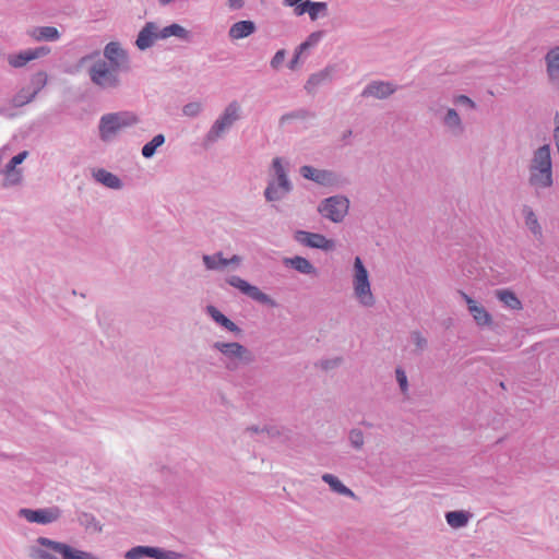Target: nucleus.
Masks as SVG:
<instances>
[{
  "instance_id": "1",
  "label": "nucleus",
  "mask_w": 559,
  "mask_h": 559,
  "mask_svg": "<svg viewBox=\"0 0 559 559\" xmlns=\"http://www.w3.org/2000/svg\"><path fill=\"white\" fill-rule=\"evenodd\" d=\"M104 58L88 68V78L102 91L118 90L122 85L120 73L131 71L129 53L119 41H109L104 47Z\"/></svg>"
},
{
  "instance_id": "2",
  "label": "nucleus",
  "mask_w": 559,
  "mask_h": 559,
  "mask_svg": "<svg viewBox=\"0 0 559 559\" xmlns=\"http://www.w3.org/2000/svg\"><path fill=\"white\" fill-rule=\"evenodd\" d=\"M528 183L535 189H548L554 185L551 148L544 144L533 152L528 164Z\"/></svg>"
},
{
  "instance_id": "3",
  "label": "nucleus",
  "mask_w": 559,
  "mask_h": 559,
  "mask_svg": "<svg viewBox=\"0 0 559 559\" xmlns=\"http://www.w3.org/2000/svg\"><path fill=\"white\" fill-rule=\"evenodd\" d=\"M353 286L354 295L361 306L368 308L374 306L376 298L371 292L369 273L359 257H356L354 261Z\"/></svg>"
},
{
  "instance_id": "4",
  "label": "nucleus",
  "mask_w": 559,
  "mask_h": 559,
  "mask_svg": "<svg viewBox=\"0 0 559 559\" xmlns=\"http://www.w3.org/2000/svg\"><path fill=\"white\" fill-rule=\"evenodd\" d=\"M214 347L228 359L226 368L229 370H236L240 366H246L254 361L252 352L239 343L216 342Z\"/></svg>"
},
{
  "instance_id": "5",
  "label": "nucleus",
  "mask_w": 559,
  "mask_h": 559,
  "mask_svg": "<svg viewBox=\"0 0 559 559\" xmlns=\"http://www.w3.org/2000/svg\"><path fill=\"white\" fill-rule=\"evenodd\" d=\"M349 210V200L345 195H332L322 200L318 212L333 223H341Z\"/></svg>"
},
{
  "instance_id": "6",
  "label": "nucleus",
  "mask_w": 559,
  "mask_h": 559,
  "mask_svg": "<svg viewBox=\"0 0 559 559\" xmlns=\"http://www.w3.org/2000/svg\"><path fill=\"white\" fill-rule=\"evenodd\" d=\"M240 118L241 106L237 100L230 102L212 124V142L223 138Z\"/></svg>"
},
{
  "instance_id": "7",
  "label": "nucleus",
  "mask_w": 559,
  "mask_h": 559,
  "mask_svg": "<svg viewBox=\"0 0 559 559\" xmlns=\"http://www.w3.org/2000/svg\"><path fill=\"white\" fill-rule=\"evenodd\" d=\"M37 543L62 556V559H99L90 551L76 549L66 543L56 542L47 537H38Z\"/></svg>"
},
{
  "instance_id": "8",
  "label": "nucleus",
  "mask_w": 559,
  "mask_h": 559,
  "mask_svg": "<svg viewBox=\"0 0 559 559\" xmlns=\"http://www.w3.org/2000/svg\"><path fill=\"white\" fill-rule=\"evenodd\" d=\"M20 515L24 519H26L31 523H38V524H50L56 521H58L62 514V511L59 507H49V508H43V509H21Z\"/></svg>"
},
{
  "instance_id": "9",
  "label": "nucleus",
  "mask_w": 559,
  "mask_h": 559,
  "mask_svg": "<svg viewBox=\"0 0 559 559\" xmlns=\"http://www.w3.org/2000/svg\"><path fill=\"white\" fill-rule=\"evenodd\" d=\"M294 239L298 243L312 249L330 251L335 247L334 241L332 239H328L324 235L306 230H296Z\"/></svg>"
},
{
  "instance_id": "10",
  "label": "nucleus",
  "mask_w": 559,
  "mask_h": 559,
  "mask_svg": "<svg viewBox=\"0 0 559 559\" xmlns=\"http://www.w3.org/2000/svg\"><path fill=\"white\" fill-rule=\"evenodd\" d=\"M397 91V86L388 81H371L368 83L362 90L360 96L362 98H376V99H386L392 94Z\"/></svg>"
},
{
  "instance_id": "11",
  "label": "nucleus",
  "mask_w": 559,
  "mask_h": 559,
  "mask_svg": "<svg viewBox=\"0 0 559 559\" xmlns=\"http://www.w3.org/2000/svg\"><path fill=\"white\" fill-rule=\"evenodd\" d=\"M300 174L305 179L311 180L321 186H333L337 181V176L334 171L317 169L310 165L301 166Z\"/></svg>"
},
{
  "instance_id": "12",
  "label": "nucleus",
  "mask_w": 559,
  "mask_h": 559,
  "mask_svg": "<svg viewBox=\"0 0 559 559\" xmlns=\"http://www.w3.org/2000/svg\"><path fill=\"white\" fill-rule=\"evenodd\" d=\"M158 33V26L155 22H146L135 39L138 49L144 51L151 48L155 40L160 39Z\"/></svg>"
},
{
  "instance_id": "13",
  "label": "nucleus",
  "mask_w": 559,
  "mask_h": 559,
  "mask_svg": "<svg viewBox=\"0 0 559 559\" xmlns=\"http://www.w3.org/2000/svg\"><path fill=\"white\" fill-rule=\"evenodd\" d=\"M293 188L292 181L280 186V180L270 179L263 195L267 202H278L285 199L293 191Z\"/></svg>"
},
{
  "instance_id": "14",
  "label": "nucleus",
  "mask_w": 559,
  "mask_h": 559,
  "mask_svg": "<svg viewBox=\"0 0 559 559\" xmlns=\"http://www.w3.org/2000/svg\"><path fill=\"white\" fill-rule=\"evenodd\" d=\"M462 298L465 300L468 311L473 319L478 325H489L492 322L491 314L485 309V307L477 305V302L469 297L466 293L459 292Z\"/></svg>"
},
{
  "instance_id": "15",
  "label": "nucleus",
  "mask_w": 559,
  "mask_h": 559,
  "mask_svg": "<svg viewBox=\"0 0 559 559\" xmlns=\"http://www.w3.org/2000/svg\"><path fill=\"white\" fill-rule=\"evenodd\" d=\"M545 61L550 83L559 88V46L551 48L546 53Z\"/></svg>"
},
{
  "instance_id": "16",
  "label": "nucleus",
  "mask_w": 559,
  "mask_h": 559,
  "mask_svg": "<svg viewBox=\"0 0 559 559\" xmlns=\"http://www.w3.org/2000/svg\"><path fill=\"white\" fill-rule=\"evenodd\" d=\"M283 263L285 266L292 267L300 274L312 276L318 275L317 267L308 259L304 257L295 255L292 258H285L283 260Z\"/></svg>"
},
{
  "instance_id": "17",
  "label": "nucleus",
  "mask_w": 559,
  "mask_h": 559,
  "mask_svg": "<svg viewBox=\"0 0 559 559\" xmlns=\"http://www.w3.org/2000/svg\"><path fill=\"white\" fill-rule=\"evenodd\" d=\"M28 156L27 151H22L14 155L9 163L2 169V173L10 179L11 185L20 183L21 181V169H16V166L22 164Z\"/></svg>"
},
{
  "instance_id": "18",
  "label": "nucleus",
  "mask_w": 559,
  "mask_h": 559,
  "mask_svg": "<svg viewBox=\"0 0 559 559\" xmlns=\"http://www.w3.org/2000/svg\"><path fill=\"white\" fill-rule=\"evenodd\" d=\"M257 31V25L253 21L242 20L234 23L228 31V36L233 40L249 37Z\"/></svg>"
},
{
  "instance_id": "19",
  "label": "nucleus",
  "mask_w": 559,
  "mask_h": 559,
  "mask_svg": "<svg viewBox=\"0 0 559 559\" xmlns=\"http://www.w3.org/2000/svg\"><path fill=\"white\" fill-rule=\"evenodd\" d=\"M121 129L116 123L111 114H105L99 119L98 131L102 141H109L116 135Z\"/></svg>"
},
{
  "instance_id": "20",
  "label": "nucleus",
  "mask_w": 559,
  "mask_h": 559,
  "mask_svg": "<svg viewBox=\"0 0 559 559\" xmlns=\"http://www.w3.org/2000/svg\"><path fill=\"white\" fill-rule=\"evenodd\" d=\"M93 178L103 186L114 190H120L123 187L122 180L117 175L104 168L95 169Z\"/></svg>"
},
{
  "instance_id": "21",
  "label": "nucleus",
  "mask_w": 559,
  "mask_h": 559,
  "mask_svg": "<svg viewBox=\"0 0 559 559\" xmlns=\"http://www.w3.org/2000/svg\"><path fill=\"white\" fill-rule=\"evenodd\" d=\"M443 124L452 132L453 135H461L464 132V124L457 111L449 108L443 117Z\"/></svg>"
},
{
  "instance_id": "22",
  "label": "nucleus",
  "mask_w": 559,
  "mask_h": 559,
  "mask_svg": "<svg viewBox=\"0 0 559 559\" xmlns=\"http://www.w3.org/2000/svg\"><path fill=\"white\" fill-rule=\"evenodd\" d=\"M27 34L37 41H56L60 38L59 31L53 26H38L28 31Z\"/></svg>"
},
{
  "instance_id": "23",
  "label": "nucleus",
  "mask_w": 559,
  "mask_h": 559,
  "mask_svg": "<svg viewBox=\"0 0 559 559\" xmlns=\"http://www.w3.org/2000/svg\"><path fill=\"white\" fill-rule=\"evenodd\" d=\"M242 294L250 297L252 300L258 301L269 307H277V302L271 298L267 294L263 293L259 287L248 283Z\"/></svg>"
},
{
  "instance_id": "24",
  "label": "nucleus",
  "mask_w": 559,
  "mask_h": 559,
  "mask_svg": "<svg viewBox=\"0 0 559 559\" xmlns=\"http://www.w3.org/2000/svg\"><path fill=\"white\" fill-rule=\"evenodd\" d=\"M158 36L160 39H166L168 37L175 36L183 40H190V32L186 29L183 26L173 23L164 28H158Z\"/></svg>"
},
{
  "instance_id": "25",
  "label": "nucleus",
  "mask_w": 559,
  "mask_h": 559,
  "mask_svg": "<svg viewBox=\"0 0 559 559\" xmlns=\"http://www.w3.org/2000/svg\"><path fill=\"white\" fill-rule=\"evenodd\" d=\"M241 262V258L237 254H234L231 258H224L222 252H216L212 254V270H221L224 271L228 269L230 265L237 267Z\"/></svg>"
},
{
  "instance_id": "26",
  "label": "nucleus",
  "mask_w": 559,
  "mask_h": 559,
  "mask_svg": "<svg viewBox=\"0 0 559 559\" xmlns=\"http://www.w3.org/2000/svg\"><path fill=\"white\" fill-rule=\"evenodd\" d=\"M496 297L511 310H521L523 308L521 300L510 289H497Z\"/></svg>"
},
{
  "instance_id": "27",
  "label": "nucleus",
  "mask_w": 559,
  "mask_h": 559,
  "mask_svg": "<svg viewBox=\"0 0 559 559\" xmlns=\"http://www.w3.org/2000/svg\"><path fill=\"white\" fill-rule=\"evenodd\" d=\"M322 480L330 486V488L342 496L355 498V493L352 489L346 487L336 476L333 474H324Z\"/></svg>"
},
{
  "instance_id": "28",
  "label": "nucleus",
  "mask_w": 559,
  "mask_h": 559,
  "mask_svg": "<svg viewBox=\"0 0 559 559\" xmlns=\"http://www.w3.org/2000/svg\"><path fill=\"white\" fill-rule=\"evenodd\" d=\"M47 73L44 71H38L33 74L31 79V85L33 86V92L28 94L26 100H20L21 103H31L36 95L46 86L47 84Z\"/></svg>"
},
{
  "instance_id": "29",
  "label": "nucleus",
  "mask_w": 559,
  "mask_h": 559,
  "mask_svg": "<svg viewBox=\"0 0 559 559\" xmlns=\"http://www.w3.org/2000/svg\"><path fill=\"white\" fill-rule=\"evenodd\" d=\"M471 514L466 511H449L445 513L447 523L453 528H461L467 525Z\"/></svg>"
},
{
  "instance_id": "30",
  "label": "nucleus",
  "mask_w": 559,
  "mask_h": 559,
  "mask_svg": "<svg viewBox=\"0 0 559 559\" xmlns=\"http://www.w3.org/2000/svg\"><path fill=\"white\" fill-rule=\"evenodd\" d=\"M212 320H214L217 324L223 326L225 330L235 333L236 335L241 334V329L228 319L225 314H223L219 310L212 307Z\"/></svg>"
},
{
  "instance_id": "31",
  "label": "nucleus",
  "mask_w": 559,
  "mask_h": 559,
  "mask_svg": "<svg viewBox=\"0 0 559 559\" xmlns=\"http://www.w3.org/2000/svg\"><path fill=\"white\" fill-rule=\"evenodd\" d=\"M523 213H524L525 224H526L527 228L532 231V234L535 237L542 238L543 237L542 226L539 225L537 216L535 215L534 211L528 206H524Z\"/></svg>"
},
{
  "instance_id": "32",
  "label": "nucleus",
  "mask_w": 559,
  "mask_h": 559,
  "mask_svg": "<svg viewBox=\"0 0 559 559\" xmlns=\"http://www.w3.org/2000/svg\"><path fill=\"white\" fill-rule=\"evenodd\" d=\"M110 114L120 129L134 126L139 122L138 116L131 111H117Z\"/></svg>"
},
{
  "instance_id": "33",
  "label": "nucleus",
  "mask_w": 559,
  "mask_h": 559,
  "mask_svg": "<svg viewBox=\"0 0 559 559\" xmlns=\"http://www.w3.org/2000/svg\"><path fill=\"white\" fill-rule=\"evenodd\" d=\"M165 135L159 133L156 134L150 142L143 145L141 153L144 158H152L157 148L160 147L165 143Z\"/></svg>"
},
{
  "instance_id": "34",
  "label": "nucleus",
  "mask_w": 559,
  "mask_h": 559,
  "mask_svg": "<svg viewBox=\"0 0 559 559\" xmlns=\"http://www.w3.org/2000/svg\"><path fill=\"white\" fill-rule=\"evenodd\" d=\"M330 76V70L325 68L324 70H321L317 73H313L309 76L305 84V90L308 93H312L314 88L319 85H321L324 81H326Z\"/></svg>"
},
{
  "instance_id": "35",
  "label": "nucleus",
  "mask_w": 559,
  "mask_h": 559,
  "mask_svg": "<svg viewBox=\"0 0 559 559\" xmlns=\"http://www.w3.org/2000/svg\"><path fill=\"white\" fill-rule=\"evenodd\" d=\"M78 521L79 523L84 526L86 530L93 528L95 532H102L103 526L99 524V522L96 520V518L88 512H79L78 513Z\"/></svg>"
},
{
  "instance_id": "36",
  "label": "nucleus",
  "mask_w": 559,
  "mask_h": 559,
  "mask_svg": "<svg viewBox=\"0 0 559 559\" xmlns=\"http://www.w3.org/2000/svg\"><path fill=\"white\" fill-rule=\"evenodd\" d=\"M153 546H135L124 554L126 559H141L143 557L153 558Z\"/></svg>"
},
{
  "instance_id": "37",
  "label": "nucleus",
  "mask_w": 559,
  "mask_h": 559,
  "mask_svg": "<svg viewBox=\"0 0 559 559\" xmlns=\"http://www.w3.org/2000/svg\"><path fill=\"white\" fill-rule=\"evenodd\" d=\"M29 61H32V58L28 49L8 56V62L12 68H22Z\"/></svg>"
},
{
  "instance_id": "38",
  "label": "nucleus",
  "mask_w": 559,
  "mask_h": 559,
  "mask_svg": "<svg viewBox=\"0 0 559 559\" xmlns=\"http://www.w3.org/2000/svg\"><path fill=\"white\" fill-rule=\"evenodd\" d=\"M272 169L274 173V177L272 179L280 180V186L285 185L287 181H290L283 166V160L281 157H275L272 160Z\"/></svg>"
},
{
  "instance_id": "39",
  "label": "nucleus",
  "mask_w": 559,
  "mask_h": 559,
  "mask_svg": "<svg viewBox=\"0 0 559 559\" xmlns=\"http://www.w3.org/2000/svg\"><path fill=\"white\" fill-rule=\"evenodd\" d=\"M311 0H283V5L294 8V14L296 16H301L306 13L309 14Z\"/></svg>"
},
{
  "instance_id": "40",
  "label": "nucleus",
  "mask_w": 559,
  "mask_h": 559,
  "mask_svg": "<svg viewBox=\"0 0 559 559\" xmlns=\"http://www.w3.org/2000/svg\"><path fill=\"white\" fill-rule=\"evenodd\" d=\"M324 36L323 31H316L312 32L305 41H302L298 47V53H302L304 51L308 50L309 48H312L319 44V41Z\"/></svg>"
},
{
  "instance_id": "41",
  "label": "nucleus",
  "mask_w": 559,
  "mask_h": 559,
  "mask_svg": "<svg viewBox=\"0 0 559 559\" xmlns=\"http://www.w3.org/2000/svg\"><path fill=\"white\" fill-rule=\"evenodd\" d=\"M348 441L353 449L359 451L365 444L364 432L358 428H353L348 432Z\"/></svg>"
},
{
  "instance_id": "42",
  "label": "nucleus",
  "mask_w": 559,
  "mask_h": 559,
  "mask_svg": "<svg viewBox=\"0 0 559 559\" xmlns=\"http://www.w3.org/2000/svg\"><path fill=\"white\" fill-rule=\"evenodd\" d=\"M309 5V17L311 21H317L320 14L325 15L328 11L326 2L310 1Z\"/></svg>"
},
{
  "instance_id": "43",
  "label": "nucleus",
  "mask_w": 559,
  "mask_h": 559,
  "mask_svg": "<svg viewBox=\"0 0 559 559\" xmlns=\"http://www.w3.org/2000/svg\"><path fill=\"white\" fill-rule=\"evenodd\" d=\"M182 555L174 550L154 547L153 559H180Z\"/></svg>"
},
{
  "instance_id": "44",
  "label": "nucleus",
  "mask_w": 559,
  "mask_h": 559,
  "mask_svg": "<svg viewBox=\"0 0 559 559\" xmlns=\"http://www.w3.org/2000/svg\"><path fill=\"white\" fill-rule=\"evenodd\" d=\"M313 115L310 114L307 109H297L290 112H287L281 117V122H285L292 119H306L308 117H312Z\"/></svg>"
},
{
  "instance_id": "45",
  "label": "nucleus",
  "mask_w": 559,
  "mask_h": 559,
  "mask_svg": "<svg viewBox=\"0 0 559 559\" xmlns=\"http://www.w3.org/2000/svg\"><path fill=\"white\" fill-rule=\"evenodd\" d=\"M202 109L203 107L201 103L191 102L183 106L182 112L187 117L194 118L202 111Z\"/></svg>"
},
{
  "instance_id": "46",
  "label": "nucleus",
  "mask_w": 559,
  "mask_h": 559,
  "mask_svg": "<svg viewBox=\"0 0 559 559\" xmlns=\"http://www.w3.org/2000/svg\"><path fill=\"white\" fill-rule=\"evenodd\" d=\"M395 376H396V381L400 385L401 391L403 393H406L408 390V381H407V376H406L405 371L399 367L395 370Z\"/></svg>"
},
{
  "instance_id": "47",
  "label": "nucleus",
  "mask_w": 559,
  "mask_h": 559,
  "mask_svg": "<svg viewBox=\"0 0 559 559\" xmlns=\"http://www.w3.org/2000/svg\"><path fill=\"white\" fill-rule=\"evenodd\" d=\"M32 60L41 58L50 53L51 49L48 46H39L33 49H28Z\"/></svg>"
},
{
  "instance_id": "48",
  "label": "nucleus",
  "mask_w": 559,
  "mask_h": 559,
  "mask_svg": "<svg viewBox=\"0 0 559 559\" xmlns=\"http://www.w3.org/2000/svg\"><path fill=\"white\" fill-rule=\"evenodd\" d=\"M31 557L32 559H58L55 555L41 548H34Z\"/></svg>"
},
{
  "instance_id": "49",
  "label": "nucleus",
  "mask_w": 559,
  "mask_h": 559,
  "mask_svg": "<svg viewBox=\"0 0 559 559\" xmlns=\"http://www.w3.org/2000/svg\"><path fill=\"white\" fill-rule=\"evenodd\" d=\"M285 57H286V51L284 49H280L275 52V55L273 56V58L271 59V67L273 69H278L281 67V64L284 62L285 60Z\"/></svg>"
},
{
  "instance_id": "50",
  "label": "nucleus",
  "mask_w": 559,
  "mask_h": 559,
  "mask_svg": "<svg viewBox=\"0 0 559 559\" xmlns=\"http://www.w3.org/2000/svg\"><path fill=\"white\" fill-rule=\"evenodd\" d=\"M412 340L414 341L417 349L419 350H424L426 347H427V340L421 335L420 332L418 331H414L412 333Z\"/></svg>"
},
{
  "instance_id": "51",
  "label": "nucleus",
  "mask_w": 559,
  "mask_h": 559,
  "mask_svg": "<svg viewBox=\"0 0 559 559\" xmlns=\"http://www.w3.org/2000/svg\"><path fill=\"white\" fill-rule=\"evenodd\" d=\"M227 283L233 286V287H236L238 288L241 293L243 292V289L246 288V286L248 285V282L242 280L241 277L239 276H236V275H233L230 277L227 278Z\"/></svg>"
},
{
  "instance_id": "52",
  "label": "nucleus",
  "mask_w": 559,
  "mask_h": 559,
  "mask_svg": "<svg viewBox=\"0 0 559 559\" xmlns=\"http://www.w3.org/2000/svg\"><path fill=\"white\" fill-rule=\"evenodd\" d=\"M454 104L456 105H465L467 106L468 108L471 109H475L476 108V104L473 99H471L468 96L466 95H457L454 97Z\"/></svg>"
},
{
  "instance_id": "53",
  "label": "nucleus",
  "mask_w": 559,
  "mask_h": 559,
  "mask_svg": "<svg viewBox=\"0 0 559 559\" xmlns=\"http://www.w3.org/2000/svg\"><path fill=\"white\" fill-rule=\"evenodd\" d=\"M261 432L266 433L267 437L272 439L281 436V431L276 426H264L262 427Z\"/></svg>"
},
{
  "instance_id": "54",
  "label": "nucleus",
  "mask_w": 559,
  "mask_h": 559,
  "mask_svg": "<svg viewBox=\"0 0 559 559\" xmlns=\"http://www.w3.org/2000/svg\"><path fill=\"white\" fill-rule=\"evenodd\" d=\"M27 96L28 94H24V90H22L19 94H16L13 98V104L14 106L16 107H21V106H24L26 105L27 103H21L20 100H26L27 99Z\"/></svg>"
},
{
  "instance_id": "55",
  "label": "nucleus",
  "mask_w": 559,
  "mask_h": 559,
  "mask_svg": "<svg viewBox=\"0 0 559 559\" xmlns=\"http://www.w3.org/2000/svg\"><path fill=\"white\" fill-rule=\"evenodd\" d=\"M230 10H239L242 9L245 5L243 0H228L227 2Z\"/></svg>"
},
{
  "instance_id": "56",
  "label": "nucleus",
  "mask_w": 559,
  "mask_h": 559,
  "mask_svg": "<svg viewBox=\"0 0 559 559\" xmlns=\"http://www.w3.org/2000/svg\"><path fill=\"white\" fill-rule=\"evenodd\" d=\"M341 360H342L341 358H335L333 360H325L322 362V368L325 370L334 368L340 365Z\"/></svg>"
},
{
  "instance_id": "57",
  "label": "nucleus",
  "mask_w": 559,
  "mask_h": 559,
  "mask_svg": "<svg viewBox=\"0 0 559 559\" xmlns=\"http://www.w3.org/2000/svg\"><path fill=\"white\" fill-rule=\"evenodd\" d=\"M300 55L301 53H298V49L296 48L295 55H294L293 59L289 61V64H288V68L290 70H294L296 68V66H297V63L299 61Z\"/></svg>"
},
{
  "instance_id": "58",
  "label": "nucleus",
  "mask_w": 559,
  "mask_h": 559,
  "mask_svg": "<svg viewBox=\"0 0 559 559\" xmlns=\"http://www.w3.org/2000/svg\"><path fill=\"white\" fill-rule=\"evenodd\" d=\"M98 55H99V52H98V51H93L92 53H88V55H86V56L82 57V58L80 59V64H83V63H85L86 61L94 59V58H95V57H97Z\"/></svg>"
},
{
  "instance_id": "59",
  "label": "nucleus",
  "mask_w": 559,
  "mask_h": 559,
  "mask_svg": "<svg viewBox=\"0 0 559 559\" xmlns=\"http://www.w3.org/2000/svg\"><path fill=\"white\" fill-rule=\"evenodd\" d=\"M554 141L557 148V153L559 155V126H556L554 129Z\"/></svg>"
},
{
  "instance_id": "60",
  "label": "nucleus",
  "mask_w": 559,
  "mask_h": 559,
  "mask_svg": "<svg viewBox=\"0 0 559 559\" xmlns=\"http://www.w3.org/2000/svg\"><path fill=\"white\" fill-rule=\"evenodd\" d=\"M261 429L262 428L259 427V426H249V427L246 428V431L250 432V433H262Z\"/></svg>"
},
{
  "instance_id": "61",
  "label": "nucleus",
  "mask_w": 559,
  "mask_h": 559,
  "mask_svg": "<svg viewBox=\"0 0 559 559\" xmlns=\"http://www.w3.org/2000/svg\"><path fill=\"white\" fill-rule=\"evenodd\" d=\"M203 263H204L206 270H210V254L203 255Z\"/></svg>"
},
{
  "instance_id": "62",
  "label": "nucleus",
  "mask_w": 559,
  "mask_h": 559,
  "mask_svg": "<svg viewBox=\"0 0 559 559\" xmlns=\"http://www.w3.org/2000/svg\"><path fill=\"white\" fill-rule=\"evenodd\" d=\"M353 132L352 130H346L343 134V140H346L348 139L349 136H352Z\"/></svg>"
},
{
  "instance_id": "63",
  "label": "nucleus",
  "mask_w": 559,
  "mask_h": 559,
  "mask_svg": "<svg viewBox=\"0 0 559 559\" xmlns=\"http://www.w3.org/2000/svg\"><path fill=\"white\" fill-rule=\"evenodd\" d=\"M158 1H159V3H160L162 5H167V4H169L170 2H173L174 0H158Z\"/></svg>"
},
{
  "instance_id": "64",
  "label": "nucleus",
  "mask_w": 559,
  "mask_h": 559,
  "mask_svg": "<svg viewBox=\"0 0 559 559\" xmlns=\"http://www.w3.org/2000/svg\"><path fill=\"white\" fill-rule=\"evenodd\" d=\"M556 126H559V114L557 112L554 117Z\"/></svg>"
}]
</instances>
